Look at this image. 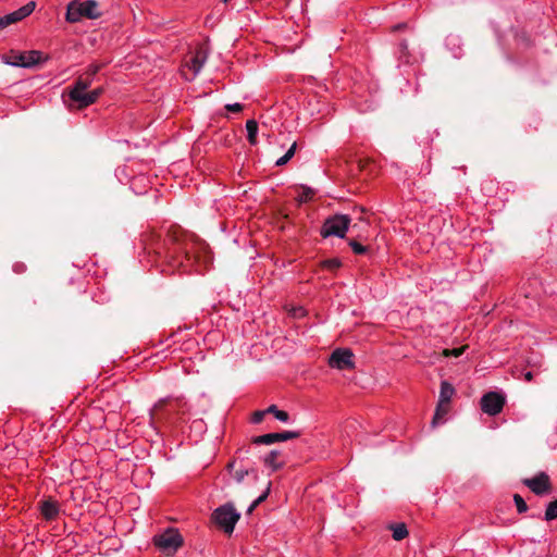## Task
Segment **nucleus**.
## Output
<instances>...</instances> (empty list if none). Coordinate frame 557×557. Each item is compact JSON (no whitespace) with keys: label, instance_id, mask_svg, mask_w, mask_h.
<instances>
[{"label":"nucleus","instance_id":"nucleus-1","mask_svg":"<svg viewBox=\"0 0 557 557\" xmlns=\"http://www.w3.org/2000/svg\"><path fill=\"white\" fill-rule=\"evenodd\" d=\"M100 16L98 3L95 0L81 2L73 0L67 4L65 18L70 23L79 22L83 17L95 20Z\"/></svg>","mask_w":557,"mask_h":557},{"label":"nucleus","instance_id":"nucleus-2","mask_svg":"<svg viewBox=\"0 0 557 557\" xmlns=\"http://www.w3.org/2000/svg\"><path fill=\"white\" fill-rule=\"evenodd\" d=\"M239 518L240 513L233 503H226L218 507L211 516L212 521L228 535L233 533Z\"/></svg>","mask_w":557,"mask_h":557},{"label":"nucleus","instance_id":"nucleus-3","mask_svg":"<svg viewBox=\"0 0 557 557\" xmlns=\"http://www.w3.org/2000/svg\"><path fill=\"white\" fill-rule=\"evenodd\" d=\"M206 59L207 53L200 47L195 51H190L188 54H186L182 60V65L180 69L182 78L185 81H193L201 70Z\"/></svg>","mask_w":557,"mask_h":557},{"label":"nucleus","instance_id":"nucleus-4","mask_svg":"<svg viewBox=\"0 0 557 557\" xmlns=\"http://www.w3.org/2000/svg\"><path fill=\"white\" fill-rule=\"evenodd\" d=\"M350 222L351 219L347 214L332 215L324 221L320 233L324 238L330 236L344 238Z\"/></svg>","mask_w":557,"mask_h":557},{"label":"nucleus","instance_id":"nucleus-5","mask_svg":"<svg viewBox=\"0 0 557 557\" xmlns=\"http://www.w3.org/2000/svg\"><path fill=\"white\" fill-rule=\"evenodd\" d=\"M152 543L161 554L171 557L174 554V528L168 527L162 533L156 534Z\"/></svg>","mask_w":557,"mask_h":557},{"label":"nucleus","instance_id":"nucleus-6","mask_svg":"<svg viewBox=\"0 0 557 557\" xmlns=\"http://www.w3.org/2000/svg\"><path fill=\"white\" fill-rule=\"evenodd\" d=\"M522 483L537 496L548 494L553 490L550 479L545 472H540L530 479H523Z\"/></svg>","mask_w":557,"mask_h":557},{"label":"nucleus","instance_id":"nucleus-7","mask_svg":"<svg viewBox=\"0 0 557 557\" xmlns=\"http://www.w3.org/2000/svg\"><path fill=\"white\" fill-rule=\"evenodd\" d=\"M329 364L338 370L354 369V354L350 349L337 348L331 354Z\"/></svg>","mask_w":557,"mask_h":557},{"label":"nucleus","instance_id":"nucleus-8","mask_svg":"<svg viewBox=\"0 0 557 557\" xmlns=\"http://www.w3.org/2000/svg\"><path fill=\"white\" fill-rule=\"evenodd\" d=\"M505 405V397L497 392H488L481 398V409L490 416L498 414Z\"/></svg>","mask_w":557,"mask_h":557},{"label":"nucleus","instance_id":"nucleus-9","mask_svg":"<svg viewBox=\"0 0 557 557\" xmlns=\"http://www.w3.org/2000/svg\"><path fill=\"white\" fill-rule=\"evenodd\" d=\"M42 59V53L32 50L26 53H18L5 60V63L12 66L30 67L38 64Z\"/></svg>","mask_w":557,"mask_h":557},{"label":"nucleus","instance_id":"nucleus-10","mask_svg":"<svg viewBox=\"0 0 557 557\" xmlns=\"http://www.w3.org/2000/svg\"><path fill=\"white\" fill-rule=\"evenodd\" d=\"M299 436H300L299 431H283L280 433H268L264 435L255 436V437H252L251 443L257 444V445H259V444L271 445L273 443L281 442V441L298 438Z\"/></svg>","mask_w":557,"mask_h":557},{"label":"nucleus","instance_id":"nucleus-11","mask_svg":"<svg viewBox=\"0 0 557 557\" xmlns=\"http://www.w3.org/2000/svg\"><path fill=\"white\" fill-rule=\"evenodd\" d=\"M35 7H36L35 2L29 1L28 3H26L18 10L11 12L9 14H5L4 16H1L0 17V30L5 28L9 25L16 23L18 21H22L23 18L30 15L33 13V11L35 10Z\"/></svg>","mask_w":557,"mask_h":557},{"label":"nucleus","instance_id":"nucleus-12","mask_svg":"<svg viewBox=\"0 0 557 557\" xmlns=\"http://www.w3.org/2000/svg\"><path fill=\"white\" fill-rule=\"evenodd\" d=\"M40 512L46 520H52L59 513V505L51 499L44 500L40 505Z\"/></svg>","mask_w":557,"mask_h":557},{"label":"nucleus","instance_id":"nucleus-13","mask_svg":"<svg viewBox=\"0 0 557 557\" xmlns=\"http://www.w3.org/2000/svg\"><path fill=\"white\" fill-rule=\"evenodd\" d=\"M70 99L77 103V108L83 109L89 106L90 99H88L87 90H69Z\"/></svg>","mask_w":557,"mask_h":557},{"label":"nucleus","instance_id":"nucleus-14","mask_svg":"<svg viewBox=\"0 0 557 557\" xmlns=\"http://www.w3.org/2000/svg\"><path fill=\"white\" fill-rule=\"evenodd\" d=\"M455 394L454 386L447 381L441 383L440 399L438 403L450 405V399Z\"/></svg>","mask_w":557,"mask_h":557},{"label":"nucleus","instance_id":"nucleus-15","mask_svg":"<svg viewBox=\"0 0 557 557\" xmlns=\"http://www.w3.org/2000/svg\"><path fill=\"white\" fill-rule=\"evenodd\" d=\"M450 405L437 403L435 413L431 422L432 428H435L444 422V418L448 413Z\"/></svg>","mask_w":557,"mask_h":557},{"label":"nucleus","instance_id":"nucleus-16","mask_svg":"<svg viewBox=\"0 0 557 557\" xmlns=\"http://www.w3.org/2000/svg\"><path fill=\"white\" fill-rule=\"evenodd\" d=\"M280 455H281V453L278 450H276V449L271 450L263 458L264 465L268 467H271L273 471H276V470L283 468L284 462L277 460Z\"/></svg>","mask_w":557,"mask_h":557},{"label":"nucleus","instance_id":"nucleus-17","mask_svg":"<svg viewBox=\"0 0 557 557\" xmlns=\"http://www.w3.org/2000/svg\"><path fill=\"white\" fill-rule=\"evenodd\" d=\"M389 529L393 531V539L401 541L408 535V530L405 523L391 524Z\"/></svg>","mask_w":557,"mask_h":557},{"label":"nucleus","instance_id":"nucleus-18","mask_svg":"<svg viewBox=\"0 0 557 557\" xmlns=\"http://www.w3.org/2000/svg\"><path fill=\"white\" fill-rule=\"evenodd\" d=\"M246 129L248 133V141L251 145L257 144L258 123L255 120H248L246 122Z\"/></svg>","mask_w":557,"mask_h":557},{"label":"nucleus","instance_id":"nucleus-19","mask_svg":"<svg viewBox=\"0 0 557 557\" xmlns=\"http://www.w3.org/2000/svg\"><path fill=\"white\" fill-rule=\"evenodd\" d=\"M249 474H252L255 480H258V474L253 468L235 470L233 472V478L236 481V483L240 484L243 483L245 476Z\"/></svg>","mask_w":557,"mask_h":557},{"label":"nucleus","instance_id":"nucleus-20","mask_svg":"<svg viewBox=\"0 0 557 557\" xmlns=\"http://www.w3.org/2000/svg\"><path fill=\"white\" fill-rule=\"evenodd\" d=\"M268 413H272L277 420L286 422L289 419L287 411L280 410L275 405H271L267 408Z\"/></svg>","mask_w":557,"mask_h":557},{"label":"nucleus","instance_id":"nucleus-21","mask_svg":"<svg viewBox=\"0 0 557 557\" xmlns=\"http://www.w3.org/2000/svg\"><path fill=\"white\" fill-rule=\"evenodd\" d=\"M270 490H271V482L268 483V486L265 488V491L249 506V508L247 509V513L250 515L252 513V511L261 504L263 503L267 497L269 496L270 494Z\"/></svg>","mask_w":557,"mask_h":557},{"label":"nucleus","instance_id":"nucleus-22","mask_svg":"<svg viewBox=\"0 0 557 557\" xmlns=\"http://www.w3.org/2000/svg\"><path fill=\"white\" fill-rule=\"evenodd\" d=\"M91 78H88L87 76L86 77H78L75 82V84L73 85V87L70 89V90H87V88L90 86L91 84Z\"/></svg>","mask_w":557,"mask_h":557},{"label":"nucleus","instance_id":"nucleus-23","mask_svg":"<svg viewBox=\"0 0 557 557\" xmlns=\"http://www.w3.org/2000/svg\"><path fill=\"white\" fill-rule=\"evenodd\" d=\"M545 520L552 521L557 518V499L550 502L545 510Z\"/></svg>","mask_w":557,"mask_h":557},{"label":"nucleus","instance_id":"nucleus-24","mask_svg":"<svg viewBox=\"0 0 557 557\" xmlns=\"http://www.w3.org/2000/svg\"><path fill=\"white\" fill-rule=\"evenodd\" d=\"M147 178L145 176H137V177H134L132 181H131V188L136 193V194H144L146 193V187L143 186V187H139V183H144L146 182Z\"/></svg>","mask_w":557,"mask_h":557},{"label":"nucleus","instance_id":"nucleus-25","mask_svg":"<svg viewBox=\"0 0 557 557\" xmlns=\"http://www.w3.org/2000/svg\"><path fill=\"white\" fill-rule=\"evenodd\" d=\"M468 347H469L468 345H463V346L458 347V348L444 349V350L442 351V356H444V357H455V358H458V357H460V356L466 351V349H467Z\"/></svg>","mask_w":557,"mask_h":557},{"label":"nucleus","instance_id":"nucleus-26","mask_svg":"<svg viewBox=\"0 0 557 557\" xmlns=\"http://www.w3.org/2000/svg\"><path fill=\"white\" fill-rule=\"evenodd\" d=\"M513 502L519 513H524L528 510L525 500L519 494H513Z\"/></svg>","mask_w":557,"mask_h":557},{"label":"nucleus","instance_id":"nucleus-27","mask_svg":"<svg viewBox=\"0 0 557 557\" xmlns=\"http://www.w3.org/2000/svg\"><path fill=\"white\" fill-rule=\"evenodd\" d=\"M349 246L351 247L352 251L357 255H363L368 251V247L367 246H363L361 245L360 243H358L357 240L355 239H350L348 242Z\"/></svg>","mask_w":557,"mask_h":557},{"label":"nucleus","instance_id":"nucleus-28","mask_svg":"<svg viewBox=\"0 0 557 557\" xmlns=\"http://www.w3.org/2000/svg\"><path fill=\"white\" fill-rule=\"evenodd\" d=\"M321 264L323 268H325L330 271H334L342 265V262L339 259L334 258V259L324 260Z\"/></svg>","mask_w":557,"mask_h":557},{"label":"nucleus","instance_id":"nucleus-29","mask_svg":"<svg viewBox=\"0 0 557 557\" xmlns=\"http://www.w3.org/2000/svg\"><path fill=\"white\" fill-rule=\"evenodd\" d=\"M102 91H103L102 88H97L91 91H88V99H90L89 106L97 101V99L102 94Z\"/></svg>","mask_w":557,"mask_h":557},{"label":"nucleus","instance_id":"nucleus-30","mask_svg":"<svg viewBox=\"0 0 557 557\" xmlns=\"http://www.w3.org/2000/svg\"><path fill=\"white\" fill-rule=\"evenodd\" d=\"M268 413L267 409L265 410H258V411H255L252 413V422L253 423H261L263 421V418L264 416Z\"/></svg>","mask_w":557,"mask_h":557},{"label":"nucleus","instance_id":"nucleus-31","mask_svg":"<svg viewBox=\"0 0 557 557\" xmlns=\"http://www.w3.org/2000/svg\"><path fill=\"white\" fill-rule=\"evenodd\" d=\"M100 65L99 64H91L88 66L87 69V72H86V76L88 78H94V76L98 73V71L100 70Z\"/></svg>","mask_w":557,"mask_h":557},{"label":"nucleus","instance_id":"nucleus-32","mask_svg":"<svg viewBox=\"0 0 557 557\" xmlns=\"http://www.w3.org/2000/svg\"><path fill=\"white\" fill-rule=\"evenodd\" d=\"M225 109L228 112L238 113L243 110V106L240 103H232V104H226Z\"/></svg>","mask_w":557,"mask_h":557},{"label":"nucleus","instance_id":"nucleus-33","mask_svg":"<svg viewBox=\"0 0 557 557\" xmlns=\"http://www.w3.org/2000/svg\"><path fill=\"white\" fill-rule=\"evenodd\" d=\"M175 234H176V246H177L180 244V242H181V237L185 236L186 234L177 224H176Z\"/></svg>","mask_w":557,"mask_h":557},{"label":"nucleus","instance_id":"nucleus-34","mask_svg":"<svg viewBox=\"0 0 557 557\" xmlns=\"http://www.w3.org/2000/svg\"><path fill=\"white\" fill-rule=\"evenodd\" d=\"M296 149H297V144H296V143H294V144L289 147V149L286 151V153H285V154H286L289 159H292V158L294 157L295 152H296Z\"/></svg>","mask_w":557,"mask_h":557},{"label":"nucleus","instance_id":"nucleus-35","mask_svg":"<svg viewBox=\"0 0 557 557\" xmlns=\"http://www.w3.org/2000/svg\"><path fill=\"white\" fill-rule=\"evenodd\" d=\"M289 160H290V159H289L286 154H284L283 157H281L280 159H277V160H276L275 164H276L277 166H283V165H285Z\"/></svg>","mask_w":557,"mask_h":557},{"label":"nucleus","instance_id":"nucleus-36","mask_svg":"<svg viewBox=\"0 0 557 557\" xmlns=\"http://www.w3.org/2000/svg\"><path fill=\"white\" fill-rule=\"evenodd\" d=\"M289 160H290V159H289L286 154H284L283 157H281L280 159H277V160H276L275 164H276L277 166H283V165H285Z\"/></svg>","mask_w":557,"mask_h":557},{"label":"nucleus","instance_id":"nucleus-37","mask_svg":"<svg viewBox=\"0 0 557 557\" xmlns=\"http://www.w3.org/2000/svg\"><path fill=\"white\" fill-rule=\"evenodd\" d=\"M184 543V539L181 534L176 532V549L181 547Z\"/></svg>","mask_w":557,"mask_h":557},{"label":"nucleus","instance_id":"nucleus-38","mask_svg":"<svg viewBox=\"0 0 557 557\" xmlns=\"http://www.w3.org/2000/svg\"><path fill=\"white\" fill-rule=\"evenodd\" d=\"M234 466H235V460H231L227 465H226V470L228 472H234Z\"/></svg>","mask_w":557,"mask_h":557},{"label":"nucleus","instance_id":"nucleus-39","mask_svg":"<svg viewBox=\"0 0 557 557\" xmlns=\"http://www.w3.org/2000/svg\"><path fill=\"white\" fill-rule=\"evenodd\" d=\"M407 27L406 23H399L393 27V30H401Z\"/></svg>","mask_w":557,"mask_h":557},{"label":"nucleus","instance_id":"nucleus-40","mask_svg":"<svg viewBox=\"0 0 557 557\" xmlns=\"http://www.w3.org/2000/svg\"><path fill=\"white\" fill-rule=\"evenodd\" d=\"M532 379H533V373L532 372L529 371V372L524 373V380L525 381L530 382V381H532Z\"/></svg>","mask_w":557,"mask_h":557},{"label":"nucleus","instance_id":"nucleus-41","mask_svg":"<svg viewBox=\"0 0 557 557\" xmlns=\"http://www.w3.org/2000/svg\"><path fill=\"white\" fill-rule=\"evenodd\" d=\"M304 196H305V198H306V199H307V198H310V197L312 196V190L308 188V189L304 193Z\"/></svg>","mask_w":557,"mask_h":557},{"label":"nucleus","instance_id":"nucleus-42","mask_svg":"<svg viewBox=\"0 0 557 557\" xmlns=\"http://www.w3.org/2000/svg\"><path fill=\"white\" fill-rule=\"evenodd\" d=\"M400 47H401V50L405 51L407 50L408 48V42L406 40H404L401 44H400Z\"/></svg>","mask_w":557,"mask_h":557},{"label":"nucleus","instance_id":"nucleus-43","mask_svg":"<svg viewBox=\"0 0 557 557\" xmlns=\"http://www.w3.org/2000/svg\"><path fill=\"white\" fill-rule=\"evenodd\" d=\"M14 270H15L16 272H20V271H22V267H17V265H16V267L14 268Z\"/></svg>","mask_w":557,"mask_h":557},{"label":"nucleus","instance_id":"nucleus-44","mask_svg":"<svg viewBox=\"0 0 557 557\" xmlns=\"http://www.w3.org/2000/svg\"><path fill=\"white\" fill-rule=\"evenodd\" d=\"M359 211H360L361 213H363V212L366 211V209L361 207V208H359Z\"/></svg>","mask_w":557,"mask_h":557},{"label":"nucleus","instance_id":"nucleus-45","mask_svg":"<svg viewBox=\"0 0 557 557\" xmlns=\"http://www.w3.org/2000/svg\"><path fill=\"white\" fill-rule=\"evenodd\" d=\"M224 3L228 2L230 0H222Z\"/></svg>","mask_w":557,"mask_h":557}]
</instances>
